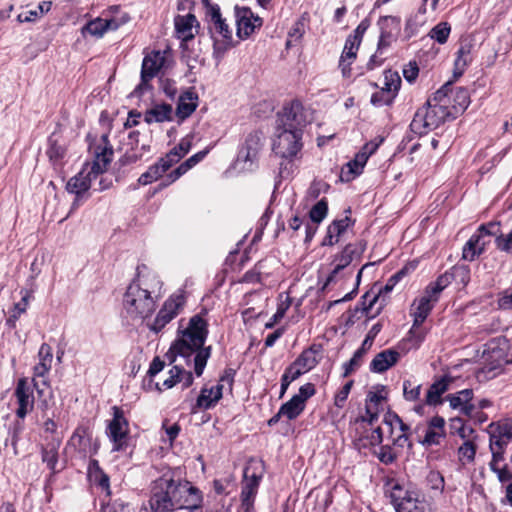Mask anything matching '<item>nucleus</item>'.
<instances>
[{"label": "nucleus", "instance_id": "1", "mask_svg": "<svg viewBox=\"0 0 512 512\" xmlns=\"http://www.w3.org/2000/svg\"><path fill=\"white\" fill-rule=\"evenodd\" d=\"M163 283L145 264L137 266L136 277L123 296V307L132 320H144L156 310Z\"/></svg>", "mask_w": 512, "mask_h": 512}, {"label": "nucleus", "instance_id": "2", "mask_svg": "<svg viewBox=\"0 0 512 512\" xmlns=\"http://www.w3.org/2000/svg\"><path fill=\"white\" fill-rule=\"evenodd\" d=\"M205 315H207L206 309L193 315L189 319L188 326L182 332V337L176 340L171 347L176 355L187 360L194 356V371L198 377L203 374L211 355V346H204L208 336V322L204 318Z\"/></svg>", "mask_w": 512, "mask_h": 512}, {"label": "nucleus", "instance_id": "3", "mask_svg": "<svg viewBox=\"0 0 512 512\" xmlns=\"http://www.w3.org/2000/svg\"><path fill=\"white\" fill-rule=\"evenodd\" d=\"M202 2L206 9L208 30L213 39V55L216 59H221L234 46L232 29L222 17L218 4L211 3L210 0Z\"/></svg>", "mask_w": 512, "mask_h": 512}, {"label": "nucleus", "instance_id": "4", "mask_svg": "<svg viewBox=\"0 0 512 512\" xmlns=\"http://www.w3.org/2000/svg\"><path fill=\"white\" fill-rule=\"evenodd\" d=\"M264 462L251 459L243 471V481L241 485V509L243 512L254 511V501L258 493L260 482L264 476Z\"/></svg>", "mask_w": 512, "mask_h": 512}, {"label": "nucleus", "instance_id": "5", "mask_svg": "<svg viewBox=\"0 0 512 512\" xmlns=\"http://www.w3.org/2000/svg\"><path fill=\"white\" fill-rule=\"evenodd\" d=\"M449 118H455L449 106L426 105L415 113L410 128L414 133L422 135L427 130L439 127Z\"/></svg>", "mask_w": 512, "mask_h": 512}, {"label": "nucleus", "instance_id": "6", "mask_svg": "<svg viewBox=\"0 0 512 512\" xmlns=\"http://www.w3.org/2000/svg\"><path fill=\"white\" fill-rule=\"evenodd\" d=\"M264 142L265 136L261 131L250 132L238 151L236 165L243 171H253L258 165Z\"/></svg>", "mask_w": 512, "mask_h": 512}, {"label": "nucleus", "instance_id": "7", "mask_svg": "<svg viewBox=\"0 0 512 512\" xmlns=\"http://www.w3.org/2000/svg\"><path fill=\"white\" fill-rule=\"evenodd\" d=\"M310 122L308 111L301 101L295 99L286 103L277 113V129H286L303 133V128Z\"/></svg>", "mask_w": 512, "mask_h": 512}, {"label": "nucleus", "instance_id": "8", "mask_svg": "<svg viewBox=\"0 0 512 512\" xmlns=\"http://www.w3.org/2000/svg\"><path fill=\"white\" fill-rule=\"evenodd\" d=\"M390 498L397 512H430L427 501L415 490H408L395 484Z\"/></svg>", "mask_w": 512, "mask_h": 512}, {"label": "nucleus", "instance_id": "9", "mask_svg": "<svg viewBox=\"0 0 512 512\" xmlns=\"http://www.w3.org/2000/svg\"><path fill=\"white\" fill-rule=\"evenodd\" d=\"M302 136L303 133L299 130L292 131L275 127L273 152L283 159L292 160L303 147Z\"/></svg>", "mask_w": 512, "mask_h": 512}, {"label": "nucleus", "instance_id": "10", "mask_svg": "<svg viewBox=\"0 0 512 512\" xmlns=\"http://www.w3.org/2000/svg\"><path fill=\"white\" fill-rule=\"evenodd\" d=\"M112 415L113 417L108 423L106 433L113 443V451H121L127 446L130 433L129 421L121 407L113 406Z\"/></svg>", "mask_w": 512, "mask_h": 512}, {"label": "nucleus", "instance_id": "11", "mask_svg": "<svg viewBox=\"0 0 512 512\" xmlns=\"http://www.w3.org/2000/svg\"><path fill=\"white\" fill-rule=\"evenodd\" d=\"M166 58L164 53L159 50H153L146 54L142 61L140 83L135 87L133 95L141 96L145 91L151 89L149 82L157 76L164 66Z\"/></svg>", "mask_w": 512, "mask_h": 512}, {"label": "nucleus", "instance_id": "12", "mask_svg": "<svg viewBox=\"0 0 512 512\" xmlns=\"http://www.w3.org/2000/svg\"><path fill=\"white\" fill-rule=\"evenodd\" d=\"M186 303L184 291H177L172 294L163 304L157 313L149 329L155 333L160 332L170 321H172L183 309Z\"/></svg>", "mask_w": 512, "mask_h": 512}, {"label": "nucleus", "instance_id": "13", "mask_svg": "<svg viewBox=\"0 0 512 512\" xmlns=\"http://www.w3.org/2000/svg\"><path fill=\"white\" fill-rule=\"evenodd\" d=\"M512 346L504 337L491 340L484 350L486 360L490 361L491 369L501 367L502 365L512 364Z\"/></svg>", "mask_w": 512, "mask_h": 512}, {"label": "nucleus", "instance_id": "14", "mask_svg": "<svg viewBox=\"0 0 512 512\" xmlns=\"http://www.w3.org/2000/svg\"><path fill=\"white\" fill-rule=\"evenodd\" d=\"M235 16L237 24V36L240 39L248 38L256 28L262 26V19L254 15L248 7H235Z\"/></svg>", "mask_w": 512, "mask_h": 512}, {"label": "nucleus", "instance_id": "15", "mask_svg": "<svg viewBox=\"0 0 512 512\" xmlns=\"http://www.w3.org/2000/svg\"><path fill=\"white\" fill-rule=\"evenodd\" d=\"M95 159L91 165H86L93 178H97L100 174L104 173L112 161L113 148L108 141L107 135H102L101 144L95 147Z\"/></svg>", "mask_w": 512, "mask_h": 512}, {"label": "nucleus", "instance_id": "16", "mask_svg": "<svg viewBox=\"0 0 512 512\" xmlns=\"http://www.w3.org/2000/svg\"><path fill=\"white\" fill-rule=\"evenodd\" d=\"M461 277L463 284H467L469 279V271L464 268H455L452 272H445L441 274L434 282H431L427 287V293L434 296V301H438L441 292L452 282L455 277Z\"/></svg>", "mask_w": 512, "mask_h": 512}, {"label": "nucleus", "instance_id": "17", "mask_svg": "<svg viewBox=\"0 0 512 512\" xmlns=\"http://www.w3.org/2000/svg\"><path fill=\"white\" fill-rule=\"evenodd\" d=\"M461 277L463 284H467L469 279V271L464 268H455L452 272H445L441 274L434 282H431L427 287V293L434 296V301H438L441 292L452 282L455 277Z\"/></svg>", "mask_w": 512, "mask_h": 512}, {"label": "nucleus", "instance_id": "18", "mask_svg": "<svg viewBox=\"0 0 512 512\" xmlns=\"http://www.w3.org/2000/svg\"><path fill=\"white\" fill-rule=\"evenodd\" d=\"M94 179L93 174H90L88 171V167H84L77 175L67 182V191L76 195L73 207L78 205V201L90 189L92 180Z\"/></svg>", "mask_w": 512, "mask_h": 512}, {"label": "nucleus", "instance_id": "19", "mask_svg": "<svg viewBox=\"0 0 512 512\" xmlns=\"http://www.w3.org/2000/svg\"><path fill=\"white\" fill-rule=\"evenodd\" d=\"M14 394L18 402L16 415L23 419L27 413L33 409L34 405L32 390L26 379L22 378L18 380Z\"/></svg>", "mask_w": 512, "mask_h": 512}, {"label": "nucleus", "instance_id": "20", "mask_svg": "<svg viewBox=\"0 0 512 512\" xmlns=\"http://www.w3.org/2000/svg\"><path fill=\"white\" fill-rule=\"evenodd\" d=\"M490 442L494 445L507 447L512 441V420L503 419L493 422L488 426Z\"/></svg>", "mask_w": 512, "mask_h": 512}, {"label": "nucleus", "instance_id": "21", "mask_svg": "<svg viewBox=\"0 0 512 512\" xmlns=\"http://www.w3.org/2000/svg\"><path fill=\"white\" fill-rule=\"evenodd\" d=\"M207 151H200L191 157H189L187 160H185L183 163H181L176 169L172 170L170 173L166 175V177L159 183L158 189L161 190L172 183H174L176 180H178L182 175L187 173L192 167H194L197 163H199L201 160L204 159L206 156Z\"/></svg>", "mask_w": 512, "mask_h": 512}, {"label": "nucleus", "instance_id": "22", "mask_svg": "<svg viewBox=\"0 0 512 512\" xmlns=\"http://www.w3.org/2000/svg\"><path fill=\"white\" fill-rule=\"evenodd\" d=\"M199 104V96L193 87L187 88L178 98L176 116L180 120L190 117Z\"/></svg>", "mask_w": 512, "mask_h": 512}, {"label": "nucleus", "instance_id": "23", "mask_svg": "<svg viewBox=\"0 0 512 512\" xmlns=\"http://www.w3.org/2000/svg\"><path fill=\"white\" fill-rule=\"evenodd\" d=\"M445 435L444 418L441 416H434L429 420L424 438L420 443L425 446L439 445Z\"/></svg>", "mask_w": 512, "mask_h": 512}, {"label": "nucleus", "instance_id": "24", "mask_svg": "<svg viewBox=\"0 0 512 512\" xmlns=\"http://www.w3.org/2000/svg\"><path fill=\"white\" fill-rule=\"evenodd\" d=\"M66 152V146L61 137L52 133L48 138L46 154L55 169L63 166Z\"/></svg>", "mask_w": 512, "mask_h": 512}, {"label": "nucleus", "instance_id": "25", "mask_svg": "<svg viewBox=\"0 0 512 512\" xmlns=\"http://www.w3.org/2000/svg\"><path fill=\"white\" fill-rule=\"evenodd\" d=\"M223 388L224 385L220 383L211 388L203 387L193 407V412H195L196 408L204 410L213 408L222 398Z\"/></svg>", "mask_w": 512, "mask_h": 512}, {"label": "nucleus", "instance_id": "26", "mask_svg": "<svg viewBox=\"0 0 512 512\" xmlns=\"http://www.w3.org/2000/svg\"><path fill=\"white\" fill-rule=\"evenodd\" d=\"M173 165L169 157L166 155L161 157L155 164L151 165L146 172L140 175L138 183L148 185L157 181L162 178Z\"/></svg>", "mask_w": 512, "mask_h": 512}, {"label": "nucleus", "instance_id": "27", "mask_svg": "<svg viewBox=\"0 0 512 512\" xmlns=\"http://www.w3.org/2000/svg\"><path fill=\"white\" fill-rule=\"evenodd\" d=\"M473 395L472 389H463L454 394H449L446 399L453 409H458L461 413L467 415L475 411V404L472 403Z\"/></svg>", "mask_w": 512, "mask_h": 512}, {"label": "nucleus", "instance_id": "28", "mask_svg": "<svg viewBox=\"0 0 512 512\" xmlns=\"http://www.w3.org/2000/svg\"><path fill=\"white\" fill-rule=\"evenodd\" d=\"M400 358V353L394 349H386L376 354L370 363V370L375 373H383L394 366Z\"/></svg>", "mask_w": 512, "mask_h": 512}, {"label": "nucleus", "instance_id": "29", "mask_svg": "<svg viewBox=\"0 0 512 512\" xmlns=\"http://www.w3.org/2000/svg\"><path fill=\"white\" fill-rule=\"evenodd\" d=\"M436 302L437 301H434V296L427 293L426 290L423 296L415 300L413 304L415 309L412 312L414 318L413 327L420 326L426 320Z\"/></svg>", "mask_w": 512, "mask_h": 512}, {"label": "nucleus", "instance_id": "30", "mask_svg": "<svg viewBox=\"0 0 512 512\" xmlns=\"http://www.w3.org/2000/svg\"><path fill=\"white\" fill-rule=\"evenodd\" d=\"M198 25V21L194 14L177 15L174 19L175 30L177 36L184 41H188L194 38V25Z\"/></svg>", "mask_w": 512, "mask_h": 512}, {"label": "nucleus", "instance_id": "31", "mask_svg": "<svg viewBox=\"0 0 512 512\" xmlns=\"http://www.w3.org/2000/svg\"><path fill=\"white\" fill-rule=\"evenodd\" d=\"M359 46V42L353 41L348 37L346 38L345 45L339 61V67L344 77L350 76V66L357 56Z\"/></svg>", "mask_w": 512, "mask_h": 512}, {"label": "nucleus", "instance_id": "32", "mask_svg": "<svg viewBox=\"0 0 512 512\" xmlns=\"http://www.w3.org/2000/svg\"><path fill=\"white\" fill-rule=\"evenodd\" d=\"M364 251V246L359 244H347L342 252L335 257L336 265L334 267V273H339L345 267H347L355 257L360 256Z\"/></svg>", "mask_w": 512, "mask_h": 512}, {"label": "nucleus", "instance_id": "33", "mask_svg": "<svg viewBox=\"0 0 512 512\" xmlns=\"http://www.w3.org/2000/svg\"><path fill=\"white\" fill-rule=\"evenodd\" d=\"M173 109L170 104H156L144 113V121L147 124L162 123L172 120Z\"/></svg>", "mask_w": 512, "mask_h": 512}, {"label": "nucleus", "instance_id": "34", "mask_svg": "<svg viewBox=\"0 0 512 512\" xmlns=\"http://www.w3.org/2000/svg\"><path fill=\"white\" fill-rule=\"evenodd\" d=\"M62 438L56 436L51 438L42 448V461L46 463L47 467L56 472V465L58 463V450L60 448Z\"/></svg>", "mask_w": 512, "mask_h": 512}, {"label": "nucleus", "instance_id": "35", "mask_svg": "<svg viewBox=\"0 0 512 512\" xmlns=\"http://www.w3.org/2000/svg\"><path fill=\"white\" fill-rule=\"evenodd\" d=\"M451 103L449 104L450 109H452V114L456 118L459 113H462L467 109L470 104V95L467 88L464 87H452V92H450Z\"/></svg>", "mask_w": 512, "mask_h": 512}, {"label": "nucleus", "instance_id": "36", "mask_svg": "<svg viewBox=\"0 0 512 512\" xmlns=\"http://www.w3.org/2000/svg\"><path fill=\"white\" fill-rule=\"evenodd\" d=\"M103 15L109 24L110 31H116L131 20L130 15L127 12L121 11L117 5L109 7L103 12Z\"/></svg>", "mask_w": 512, "mask_h": 512}, {"label": "nucleus", "instance_id": "37", "mask_svg": "<svg viewBox=\"0 0 512 512\" xmlns=\"http://www.w3.org/2000/svg\"><path fill=\"white\" fill-rule=\"evenodd\" d=\"M319 349L312 345L309 348L303 350L301 354L295 359L294 363L296 366L300 367L304 372H309L312 370L317 364V354Z\"/></svg>", "mask_w": 512, "mask_h": 512}, {"label": "nucleus", "instance_id": "38", "mask_svg": "<svg viewBox=\"0 0 512 512\" xmlns=\"http://www.w3.org/2000/svg\"><path fill=\"white\" fill-rule=\"evenodd\" d=\"M485 243L481 240L480 234H473L463 247L462 258L473 261L484 251Z\"/></svg>", "mask_w": 512, "mask_h": 512}, {"label": "nucleus", "instance_id": "39", "mask_svg": "<svg viewBox=\"0 0 512 512\" xmlns=\"http://www.w3.org/2000/svg\"><path fill=\"white\" fill-rule=\"evenodd\" d=\"M448 381L441 378L430 385L426 394V404L436 406L441 403V396L448 390Z\"/></svg>", "mask_w": 512, "mask_h": 512}, {"label": "nucleus", "instance_id": "40", "mask_svg": "<svg viewBox=\"0 0 512 512\" xmlns=\"http://www.w3.org/2000/svg\"><path fill=\"white\" fill-rule=\"evenodd\" d=\"M470 44H463L457 51V57L454 62V77H460L464 73L468 64L472 61Z\"/></svg>", "mask_w": 512, "mask_h": 512}, {"label": "nucleus", "instance_id": "41", "mask_svg": "<svg viewBox=\"0 0 512 512\" xmlns=\"http://www.w3.org/2000/svg\"><path fill=\"white\" fill-rule=\"evenodd\" d=\"M109 30V24L106 22L105 17H97L86 23L81 29L83 35L89 34L96 38H101Z\"/></svg>", "mask_w": 512, "mask_h": 512}, {"label": "nucleus", "instance_id": "42", "mask_svg": "<svg viewBox=\"0 0 512 512\" xmlns=\"http://www.w3.org/2000/svg\"><path fill=\"white\" fill-rule=\"evenodd\" d=\"M378 25L380 27V33L386 35V37L389 36L396 39L400 32V18L395 16L381 17L378 21Z\"/></svg>", "mask_w": 512, "mask_h": 512}, {"label": "nucleus", "instance_id": "43", "mask_svg": "<svg viewBox=\"0 0 512 512\" xmlns=\"http://www.w3.org/2000/svg\"><path fill=\"white\" fill-rule=\"evenodd\" d=\"M405 274V271L402 269L392 275L387 283L381 287L376 294L372 296V298L369 301L368 308L373 307L374 304L379 300L382 299V302L385 301L386 295H388L394 288V286L397 284V282L401 279V277Z\"/></svg>", "mask_w": 512, "mask_h": 512}, {"label": "nucleus", "instance_id": "44", "mask_svg": "<svg viewBox=\"0 0 512 512\" xmlns=\"http://www.w3.org/2000/svg\"><path fill=\"white\" fill-rule=\"evenodd\" d=\"M304 409L305 404L302 403V399L293 396L289 401L281 405L280 414H283L288 420H294Z\"/></svg>", "mask_w": 512, "mask_h": 512}, {"label": "nucleus", "instance_id": "45", "mask_svg": "<svg viewBox=\"0 0 512 512\" xmlns=\"http://www.w3.org/2000/svg\"><path fill=\"white\" fill-rule=\"evenodd\" d=\"M382 441V429L380 427H377L371 431L369 436L355 438L353 441V445L357 450L361 451L363 448H366L368 446L380 445Z\"/></svg>", "mask_w": 512, "mask_h": 512}, {"label": "nucleus", "instance_id": "46", "mask_svg": "<svg viewBox=\"0 0 512 512\" xmlns=\"http://www.w3.org/2000/svg\"><path fill=\"white\" fill-rule=\"evenodd\" d=\"M477 452L476 441H464L457 450L458 460L462 465L471 464L475 460Z\"/></svg>", "mask_w": 512, "mask_h": 512}, {"label": "nucleus", "instance_id": "47", "mask_svg": "<svg viewBox=\"0 0 512 512\" xmlns=\"http://www.w3.org/2000/svg\"><path fill=\"white\" fill-rule=\"evenodd\" d=\"M450 92H452V82L448 81L427 100L426 105L438 104L439 106H449L451 103Z\"/></svg>", "mask_w": 512, "mask_h": 512}, {"label": "nucleus", "instance_id": "48", "mask_svg": "<svg viewBox=\"0 0 512 512\" xmlns=\"http://www.w3.org/2000/svg\"><path fill=\"white\" fill-rule=\"evenodd\" d=\"M384 80V86L381 89L389 94L392 93L396 97L401 86V78L399 74L391 70L385 71Z\"/></svg>", "mask_w": 512, "mask_h": 512}, {"label": "nucleus", "instance_id": "49", "mask_svg": "<svg viewBox=\"0 0 512 512\" xmlns=\"http://www.w3.org/2000/svg\"><path fill=\"white\" fill-rule=\"evenodd\" d=\"M191 149V141L183 138L178 145L171 149L166 156L169 157L173 164L178 163Z\"/></svg>", "mask_w": 512, "mask_h": 512}, {"label": "nucleus", "instance_id": "50", "mask_svg": "<svg viewBox=\"0 0 512 512\" xmlns=\"http://www.w3.org/2000/svg\"><path fill=\"white\" fill-rule=\"evenodd\" d=\"M328 214V202L325 198L318 201L310 210L309 217L315 224L321 223Z\"/></svg>", "mask_w": 512, "mask_h": 512}, {"label": "nucleus", "instance_id": "51", "mask_svg": "<svg viewBox=\"0 0 512 512\" xmlns=\"http://www.w3.org/2000/svg\"><path fill=\"white\" fill-rule=\"evenodd\" d=\"M292 304L291 298L287 295L285 300H282L278 306L276 313L271 317V319L265 324V328L271 329L277 324L286 314L287 310L290 308Z\"/></svg>", "mask_w": 512, "mask_h": 512}, {"label": "nucleus", "instance_id": "52", "mask_svg": "<svg viewBox=\"0 0 512 512\" xmlns=\"http://www.w3.org/2000/svg\"><path fill=\"white\" fill-rule=\"evenodd\" d=\"M450 32H451L450 25L447 22H440L431 29L429 35L432 39L436 40L438 43L444 44L447 42Z\"/></svg>", "mask_w": 512, "mask_h": 512}, {"label": "nucleus", "instance_id": "53", "mask_svg": "<svg viewBox=\"0 0 512 512\" xmlns=\"http://www.w3.org/2000/svg\"><path fill=\"white\" fill-rule=\"evenodd\" d=\"M365 354L366 350H364V348H358L354 352L352 358L343 364V377L349 376L355 369H357L360 366L362 358Z\"/></svg>", "mask_w": 512, "mask_h": 512}, {"label": "nucleus", "instance_id": "54", "mask_svg": "<svg viewBox=\"0 0 512 512\" xmlns=\"http://www.w3.org/2000/svg\"><path fill=\"white\" fill-rule=\"evenodd\" d=\"M362 167L355 160L349 161L341 170V180L350 181L362 172Z\"/></svg>", "mask_w": 512, "mask_h": 512}, {"label": "nucleus", "instance_id": "55", "mask_svg": "<svg viewBox=\"0 0 512 512\" xmlns=\"http://www.w3.org/2000/svg\"><path fill=\"white\" fill-rule=\"evenodd\" d=\"M395 99V96L392 93H387L383 89L377 91L371 96V103L376 107L381 106H390Z\"/></svg>", "mask_w": 512, "mask_h": 512}, {"label": "nucleus", "instance_id": "56", "mask_svg": "<svg viewBox=\"0 0 512 512\" xmlns=\"http://www.w3.org/2000/svg\"><path fill=\"white\" fill-rule=\"evenodd\" d=\"M384 423L388 425L391 429V435L394 433V428L398 427L399 431H408L409 427L406 425L402 419L393 412H388L384 417Z\"/></svg>", "mask_w": 512, "mask_h": 512}, {"label": "nucleus", "instance_id": "57", "mask_svg": "<svg viewBox=\"0 0 512 512\" xmlns=\"http://www.w3.org/2000/svg\"><path fill=\"white\" fill-rule=\"evenodd\" d=\"M351 224H353V222H352L351 218L348 216H346L342 219L334 220L329 225V232L335 233L336 236L340 237Z\"/></svg>", "mask_w": 512, "mask_h": 512}, {"label": "nucleus", "instance_id": "58", "mask_svg": "<svg viewBox=\"0 0 512 512\" xmlns=\"http://www.w3.org/2000/svg\"><path fill=\"white\" fill-rule=\"evenodd\" d=\"M421 394V385L412 386L410 380L403 382V395L407 401H416L419 399Z\"/></svg>", "mask_w": 512, "mask_h": 512}, {"label": "nucleus", "instance_id": "59", "mask_svg": "<svg viewBox=\"0 0 512 512\" xmlns=\"http://www.w3.org/2000/svg\"><path fill=\"white\" fill-rule=\"evenodd\" d=\"M354 384L353 380L348 381L336 394L334 397V405L338 408H343L345 402L350 394L352 386Z\"/></svg>", "mask_w": 512, "mask_h": 512}, {"label": "nucleus", "instance_id": "60", "mask_svg": "<svg viewBox=\"0 0 512 512\" xmlns=\"http://www.w3.org/2000/svg\"><path fill=\"white\" fill-rule=\"evenodd\" d=\"M375 454L379 461L386 465L392 464L397 458L393 449L389 445L380 446L378 452H375Z\"/></svg>", "mask_w": 512, "mask_h": 512}, {"label": "nucleus", "instance_id": "61", "mask_svg": "<svg viewBox=\"0 0 512 512\" xmlns=\"http://www.w3.org/2000/svg\"><path fill=\"white\" fill-rule=\"evenodd\" d=\"M305 33L304 23L297 21L288 33V40L286 41V47L289 48L292 45V41H298L302 38Z\"/></svg>", "mask_w": 512, "mask_h": 512}, {"label": "nucleus", "instance_id": "62", "mask_svg": "<svg viewBox=\"0 0 512 512\" xmlns=\"http://www.w3.org/2000/svg\"><path fill=\"white\" fill-rule=\"evenodd\" d=\"M160 89L171 100H174L178 94L176 82L168 78L160 80Z\"/></svg>", "mask_w": 512, "mask_h": 512}, {"label": "nucleus", "instance_id": "63", "mask_svg": "<svg viewBox=\"0 0 512 512\" xmlns=\"http://www.w3.org/2000/svg\"><path fill=\"white\" fill-rule=\"evenodd\" d=\"M262 262L259 261L253 269L247 271L242 278L245 283H258L261 280Z\"/></svg>", "mask_w": 512, "mask_h": 512}, {"label": "nucleus", "instance_id": "64", "mask_svg": "<svg viewBox=\"0 0 512 512\" xmlns=\"http://www.w3.org/2000/svg\"><path fill=\"white\" fill-rule=\"evenodd\" d=\"M369 26H370V20L367 18L363 19L358 24V26L353 31V33L348 36V38L352 39L353 41L359 42L361 44L363 36H364L365 32L367 31V29L369 28Z\"/></svg>", "mask_w": 512, "mask_h": 512}]
</instances>
